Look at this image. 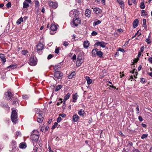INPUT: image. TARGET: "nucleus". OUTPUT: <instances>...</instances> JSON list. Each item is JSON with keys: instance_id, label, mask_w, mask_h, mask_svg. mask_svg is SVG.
<instances>
[{"instance_id": "obj_6", "label": "nucleus", "mask_w": 152, "mask_h": 152, "mask_svg": "<svg viewBox=\"0 0 152 152\" xmlns=\"http://www.w3.org/2000/svg\"><path fill=\"white\" fill-rule=\"evenodd\" d=\"M29 64L32 66H34L37 64V61L36 58L31 57L30 58Z\"/></svg>"}, {"instance_id": "obj_28", "label": "nucleus", "mask_w": 152, "mask_h": 152, "mask_svg": "<svg viewBox=\"0 0 152 152\" xmlns=\"http://www.w3.org/2000/svg\"><path fill=\"white\" fill-rule=\"evenodd\" d=\"M26 145L24 143H21L20 144V147L21 148H26Z\"/></svg>"}, {"instance_id": "obj_39", "label": "nucleus", "mask_w": 152, "mask_h": 152, "mask_svg": "<svg viewBox=\"0 0 152 152\" xmlns=\"http://www.w3.org/2000/svg\"><path fill=\"white\" fill-rule=\"evenodd\" d=\"M118 2L119 3V4L121 5V7L122 8H123L124 7V2L122 1H119L118 0H117Z\"/></svg>"}, {"instance_id": "obj_17", "label": "nucleus", "mask_w": 152, "mask_h": 152, "mask_svg": "<svg viewBox=\"0 0 152 152\" xmlns=\"http://www.w3.org/2000/svg\"><path fill=\"white\" fill-rule=\"evenodd\" d=\"M57 29V27L56 25L54 24H52L50 28V30L53 31H55Z\"/></svg>"}, {"instance_id": "obj_58", "label": "nucleus", "mask_w": 152, "mask_h": 152, "mask_svg": "<svg viewBox=\"0 0 152 152\" xmlns=\"http://www.w3.org/2000/svg\"><path fill=\"white\" fill-rule=\"evenodd\" d=\"M21 134V133L20 132H16V134L17 136L18 137V136L20 135Z\"/></svg>"}, {"instance_id": "obj_20", "label": "nucleus", "mask_w": 152, "mask_h": 152, "mask_svg": "<svg viewBox=\"0 0 152 152\" xmlns=\"http://www.w3.org/2000/svg\"><path fill=\"white\" fill-rule=\"evenodd\" d=\"M1 105L3 107L6 108L7 110L10 109V107L7 104L1 103Z\"/></svg>"}, {"instance_id": "obj_24", "label": "nucleus", "mask_w": 152, "mask_h": 152, "mask_svg": "<svg viewBox=\"0 0 152 152\" xmlns=\"http://www.w3.org/2000/svg\"><path fill=\"white\" fill-rule=\"evenodd\" d=\"M103 53L101 51L98 50L96 55L100 58L102 57Z\"/></svg>"}, {"instance_id": "obj_41", "label": "nucleus", "mask_w": 152, "mask_h": 152, "mask_svg": "<svg viewBox=\"0 0 152 152\" xmlns=\"http://www.w3.org/2000/svg\"><path fill=\"white\" fill-rule=\"evenodd\" d=\"M28 52V51L26 50H23L21 52V53L22 54L25 55Z\"/></svg>"}, {"instance_id": "obj_48", "label": "nucleus", "mask_w": 152, "mask_h": 152, "mask_svg": "<svg viewBox=\"0 0 152 152\" xmlns=\"http://www.w3.org/2000/svg\"><path fill=\"white\" fill-rule=\"evenodd\" d=\"M144 48H144V46L142 47L140 49V50L139 52H140L141 53L144 50Z\"/></svg>"}, {"instance_id": "obj_8", "label": "nucleus", "mask_w": 152, "mask_h": 152, "mask_svg": "<svg viewBox=\"0 0 152 152\" xmlns=\"http://www.w3.org/2000/svg\"><path fill=\"white\" fill-rule=\"evenodd\" d=\"M96 45H97L98 46H99L103 48H104L106 46V43L103 41H98L97 42L95 43L94 45V46Z\"/></svg>"}, {"instance_id": "obj_10", "label": "nucleus", "mask_w": 152, "mask_h": 152, "mask_svg": "<svg viewBox=\"0 0 152 152\" xmlns=\"http://www.w3.org/2000/svg\"><path fill=\"white\" fill-rule=\"evenodd\" d=\"M43 45L41 43H39L37 46V51L41 50L43 49Z\"/></svg>"}, {"instance_id": "obj_53", "label": "nucleus", "mask_w": 152, "mask_h": 152, "mask_svg": "<svg viewBox=\"0 0 152 152\" xmlns=\"http://www.w3.org/2000/svg\"><path fill=\"white\" fill-rule=\"evenodd\" d=\"M53 57V56L51 54L49 55L48 57V59H50Z\"/></svg>"}, {"instance_id": "obj_64", "label": "nucleus", "mask_w": 152, "mask_h": 152, "mask_svg": "<svg viewBox=\"0 0 152 152\" xmlns=\"http://www.w3.org/2000/svg\"><path fill=\"white\" fill-rule=\"evenodd\" d=\"M117 31L119 32H123V30L121 28H119L117 29Z\"/></svg>"}, {"instance_id": "obj_19", "label": "nucleus", "mask_w": 152, "mask_h": 152, "mask_svg": "<svg viewBox=\"0 0 152 152\" xmlns=\"http://www.w3.org/2000/svg\"><path fill=\"white\" fill-rule=\"evenodd\" d=\"M85 78L87 81L88 84H90L92 83V80L88 76H86L85 77Z\"/></svg>"}, {"instance_id": "obj_30", "label": "nucleus", "mask_w": 152, "mask_h": 152, "mask_svg": "<svg viewBox=\"0 0 152 152\" xmlns=\"http://www.w3.org/2000/svg\"><path fill=\"white\" fill-rule=\"evenodd\" d=\"M23 21V18L21 17L17 21V23L19 25Z\"/></svg>"}, {"instance_id": "obj_18", "label": "nucleus", "mask_w": 152, "mask_h": 152, "mask_svg": "<svg viewBox=\"0 0 152 152\" xmlns=\"http://www.w3.org/2000/svg\"><path fill=\"white\" fill-rule=\"evenodd\" d=\"M17 65L15 64H12L7 67V69H14L17 67Z\"/></svg>"}, {"instance_id": "obj_32", "label": "nucleus", "mask_w": 152, "mask_h": 152, "mask_svg": "<svg viewBox=\"0 0 152 152\" xmlns=\"http://www.w3.org/2000/svg\"><path fill=\"white\" fill-rule=\"evenodd\" d=\"M147 13L145 12V10H142L141 11V16H146L147 15Z\"/></svg>"}, {"instance_id": "obj_15", "label": "nucleus", "mask_w": 152, "mask_h": 152, "mask_svg": "<svg viewBox=\"0 0 152 152\" xmlns=\"http://www.w3.org/2000/svg\"><path fill=\"white\" fill-rule=\"evenodd\" d=\"M138 20L137 19L135 20L133 23V26L134 28H136L138 25Z\"/></svg>"}, {"instance_id": "obj_23", "label": "nucleus", "mask_w": 152, "mask_h": 152, "mask_svg": "<svg viewBox=\"0 0 152 152\" xmlns=\"http://www.w3.org/2000/svg\"><path fill=\"white\" fill-rule=\"evenodd\" d=\"M76 74L75 72H73L71 73V74L68 76V77L69 79H72L73 76H74Z\"/></svg>"}, {"instance_id": "obj_3", "label": "nucleus", "mask_w": 152, "mask_h": 152, "mask_svg": "<svg viewBox=\"0 0 152 152\" xmlns=\"http://www.w3.org/2000/svg\"><path fill=\"white\" fill-rule=\"evenodd\" d=\"M12 111L11 115V119L14 123H16L18 120V115L15 110L12 109Z\"/></svg>"}, {"instance_id": "obj_9", "label": "nucleus", "mask_w": 152, "mask_h": 152, "mask_svg": "<svg viewBox=\"0 0 152 152\" xmlns=\"http://www.w3.org/2000/svg\"><path fill=\"white\" fill-rule=\"evenodd\" d=\"M39 137L38 135H35V134H31V140L34 141H37Z\"/></svg>"}, {"instance_id": "obj_63", "label": "nucleus", "mask_w": 152, "mask_h": 152, "mask_svg": "<svg viewBox=\"0 0 152 152\" xmlns=\"http://www.w3.org/2000/svg\"><path fill=\"white\" fill-rule=\"evenodd\" d=\"M60 115H61L62 118H64L66 116V115L64 113H63Z\"/></svg>"}, {"instance_id": "obj_1", "label": "nucleus", "mask_w": 152, "mask_h": 152, "mask_svg": "<svg viewBox=\"0 0 152 152\" xmlns=\"http://www.w3.org/2000/svg\"><path fill=\"white\" fill-rule=\"evenodd\" d=\"M60 69V67H58L57 66L54 67V69L56 71L54 73V79L56 80L59 79H61L63 76V74L60 71H58Z\"/></svg>"}, {"instance_id": "obj_21", "label": "nucleus", "mask_w": 152, "mask_h": 152, "mask_svg": "<svg viewBox=\"0 0 152 152\" xmlns=\"http://www.w3.org/2000/svg\"><path fill=\"white\" fill-rule=\"evenodd\" d=\"M78 96L77 95V93L74 94L72 95V102H76V100Z\"/></svg>"}, {"instance_id": "obj_52", "label": "nucleus", "mask_w": 152, "mask_h": 152, "mask_svg": "<svg viewBox=\"0 0 152 152\" xmlns=\"http://www.w3.org/2000/svg\"><path fill=\"white\" fill-rule=\"evenodd\" d=\"M69 43L67 42H66V41H64V42L63 45L65 46H66L69 45Z\"/></svg>"}, {"instance_id": "obj_46", "label": "nucleus", "mask_w": 152, "mask_h": 152, "mask_svg": "<svg viewBox=\"0 0 152 152\" xmlns=\"http://www.w3.org/2000/svg\"><path fill=\"white\" fill-rule=\"evenodd\" d=\"M23 98L24 99H27L28 98V96L26 95H24L22 96Z\"/></svg>"}, {"instance_id": "obj_42", "label": "nucleus", "mask_w": 152, "mask_h": 152, "mask_svg": "<svg viewBox=\"0 0 152 152\" xmlns=\"http://www.w3.org/2000/svg\"><path fill=\"white\" fill-rule=\"evenodd\" d=\"M148 136V134H143L141 137L142 139H144L146 138Z\"/></svg>"}, {"instance_id": "obj_12", "label": "nucleus", "mask_w": 152, "mask_h": 152, "mask_svg": "<svg viewBox=\"0 0 152 152\" xmlns=\"http://www.w3.org/2000/svg\"><path fill=\"white\" fill-rule=\"evenodd\" d=\"M91 12L90 10L88 9L86 10L85 11V15L86 16L89 18L90 17Z\"/></svg>"}, {"instance_id": "obj_4", "label": "nucleus", "mask_w": 152, "mask_h": 152, "mask_svg": "<svg viewBox=\"0 0 152 152\" xmlns=\"http://www.w3.org/2000/svg\"><path fill=\"white\" fill-rule=\"evenodd\" d=\"M79 12L77 10H73L69 13V16L72 18H76L79 15Z\"/></svg>"}, {"instance_id": "obj_5", "label": "nucleus", "mask_w": 152, "mask_h": 152, "mask_svg": "<svg viewBox=\"0 0 152 152\" xmlns=\"http://www.w3.org/2000/svg\"><path fill=\"white\" fill-rule=\"evenodd\" d=\"M48 4L50 7L54 9H56L58 6V4L57 2H53L52 1H49L48 2Z\"/></svg>"}, {"instance_id": "obj_14", "label": "nucleus", "mask_w": 152, "mask_h": 152, "mask_svg": "<svg viewBox=\"0 0 152 152\" xmlns=\"http://www.w3.org/2000/svg\"><path fill=\"white\" fill-rule=\"evenodd\" d=\"M94 12H95L96 14L100 13L102 12V10L99 8L95 7L94 8Z\"/></svg>"}, {"instance_id": "obj_35", "label": "nucleus", "mask_w": 152, "mask_h": 152, "mask_svg": "<svg viewBox=\"0 0 152 152\" xmlns=\"http://www.w3.org/2000/svg\"><path fill=\"white\" fill-rule=\"evenodd\" d=\"M84 113V111L82 109L80 110L78 112V114L80 116L83 115Z\"/></svg>"}, {"instance_id": "obj_62", "label": "nucleus", "mask_w": 152, "mask_h": 152, "mask_svg": "<svg viewBox=\"0 0 152 152\" xmlns=\"http://www.w3.org/2000/svg\"><path fill=\"white\" fill-rule=\"evenodd\" d=\"M139 59L138 58H135L134 59V62L135 63H137L138 61V60H139Z\"/></svg>"}, {"instance_id": "obj_26", "label": "nucleus", "mask_w": 152, "mask_h": 152, "mask_svg": "<svg viewBox=\"0 0 152 152\" xmlns=\"http://www.w3.org/2000/svg\"><path fill=\"white\" fill-rule=\"evenodd\" d=\"M41 113L42 112L41 111L39 112V113H37L36 115L37 117V118H43L41 115Z\"/></svg>"}, {"instance_id": "obj_16", "label": "nucleus", "mask_w": 152, "mask_h": 152, "mask_svg": "<svg viewBox=\"0 0 152 152\" xmlns=\"http://www.w3.org/2000/svg\"><path fill=\"white\" fill-rule=\"evenodd\" d=\"M79 118V117L78 115L75 114L73 115V121L74 122H77Z\"/></svg>"}, {"instance_id": "obj_13", "label": "nucleus", "mask_w": 152, "mask_h": 152, "mask_svg": "<svg viewBox=\"0 0 152 152\" xmlns=\"http://www.w3.org/2000/svg\"><path fill=\"white\" fill-rule=\"evenodd\" d=\"M90 44V43L88 41L86 40L84 41L83 43L84 48H88Z\"/></svg>"}, {"instance_id": "obj_36", "label": "nucleus", "mask_w": 152, "mask_h": 152, "mask_svg": "<svg viewBox=\"0 0 152 152\" xmlns=\"http://www.w3.org/2000/svg\"><path fill=\"white\" fill-rule=\"evenodd\" d=\"M77 61H79V62L80 63H82V58L79 55H78V57L77 58Z\"/></svg>"}, {"instance_id": "obj_47", "label": "nucleus", "mask_w": 152, "mask_h": 152, "mask_svg": "<svg viewBox=\"0 0 152 152\" xmlns=\"http://www.w3.org/2000/svg\"><path fill=\"white\" fill-rule=\"evenodd\" d=\"M97 34V33L95 31H93L91 33L92 35L95 36Z\"/></svg>"}, {"instance_id": "obj_37", "label": "nucleus", "mask_w": 152, "mask_h": 152, "mask_svg": "<svg viewBox=\"0 0 152 152\" xmlns=\"http://www.w3.org/2000/svg\"><path fill=\"white\" fill-rule=\"evenodd\" d=\"M146 20L145 19H144L143 20V25L142 26L144 27L145 28H146L147 27V26L146 24Z\"/></svg>"}, {"instance_id": "obj_27", "label": "nucleus", "mask_w": 152, "mask_h": 152, "mask_svg": "<svg viewBox=\"0 0 152 152\" xmlns=\"http://www.w3.org/2000/svg\"><path fill=\"white\" fill-rule=\"evenodd\" d=\"M70 96V94L68 93L64 97V100L66 101L68 99Z\"/></svg>"}, {"instance_id": "obj_56", "label": "nucleus", "mask_w": 152, "mask_h": 152, "mask_svg": "<svg viewBox=\"0 0 152 152\" xmlns=\"http://www.w3.org/2000/svg\"><path fill=\"white\" fill-rule=\"evenodd\" d=\"M136 111L137 113H139V107L138 106L136 108Z\"/></svg>"}, {"instance_id": "obj_43", "label": "nucleus", "mask_w": 152, "mask_h": 152, "mask_svg": "<svg viewBox=\"0 0 152 152\" xmlns=\"http://www.w3.org/2000/svg\"><path fill=\"white\" fill-rule=\"evenodd\" d=\"M43 120V118H37V121L39 123H41L42 122Z\"/></svg>"}, {"instance_id": "obj_44", "label": "nucleus", "mask_w": 152, "mask_h": 152, "mask_svg": "<svg viewBox=\"0 0 152 152\" xmlns=\"http://www.w3.org/2000/svg\"><path fill=\"white\" fill-rule=\"evenodd\" d=\"M145 41L148 44H150L151 43V41L149 38L147 39Z\"/></svg>"}, {"instance_id": "obj_54", "label": "nucleus", "mask_w": 152, "mask_h": 152, "mask_svg": "<svg viewBox=\"0 0 152 152\" xmlns=\"http://www.w3.org/2000/svg\"><path fill=\"white\" fill-rule=\"evenodd\" d=\"M62 118H61V117H58V118H57V122L58 123H59L60 122L61 120H62Z\"/></svg>"}, {"instance_id": "obj_7", "label": "nucleus", "mask_w": 152, "mask_h": 152, "mask_svg": "<svg viewBox=\"0 0 152 152\" xmlns=\"http://www.w3.org/2000/svg\"><path fill=\"white\" fill-rule=\"evenodd\" d=\"M5 98L7 100H10L12 99L13 95L10 92H6L5 94Z\"/></svg>"}, {"instance_id": "obj_25", "label": "nucleus", "mask_w": 152, "mask_h": 152, "mask_svg": "<svg viewBox=\"0 0 152 152\" xmlns=\"http://www.w3.org/2000/svg\"><path fill=\"white\" fill-rule=\"evenodd\" d=\"M101 23V21L100 20H97L96 21H95L93 23V26H95L96 25L99 24Z\"/></svg>"}, {"instance_id": "obj_33", "label": "nucleus", "mask_w": 152, "mask_h": 152, "mask_svg": "<svg viewBox=\"0 0 152 152\" xmlns=\"http://www.w3.org/2000/svg\"><path fill=\"white\" fill-rule=\"evenodd\" d=\"M29 4L24 1L23 3V8H27L29 7Z\"/></svg>"}, {"instance_id": "obj_11", "label": "nucleus", "mask_w": 152, "mask_h": 152, "mask_svg": "<svg viewBox=\"0 0 152 152\" xmlns=\"http://www.w3.org/2000/svg\"><path fill=\"white\" fill-rule=\"evenodd\" d=\"M5 55L3 54H0V58L1 59V61L3 64H4L6 61V58H5Z\"/></svg>"}, {"instance_id": "obj_45", "label": "nucleus", "mask_w": 152, "mask_h": 152, "mask_svg": "<svg viewBox=\"0 0 152 152\" xmlns=\"http://www.w3.org/2000/svg\"><path fill=\"white\" fill-rule=\"evenodd\" d=\"M11 3L10 2H9L6 4V6L7 7L9 8L11 7Z\"/></svg>"}, {"instance_id": "obj_38", "label": "nucleus", "mask_w": 152, "mask_h": 152, "mask_svg": "<svg viewBox=\"0 0 152 152\" xmlns=\"http://www.w3.org/2000/svg\"><path fill=\"white\" fill-rule=\"evenodd\" d=\"M31 134H35V135H38V132L37 130H34L32 132Z\"/></svg>"}, {"instance_id": "obj_60", "label": "nucleus", "mask_w": 152, "mask_h": 152, "mask_svg": "<svg viewBox=\"0 0 152 152\" xmlns=\"http://www.w3.org/2000/svg\"><path fill=\"white\" fill-rule=\"evenodd\" d=\"M55 53H59V49L58 48L56 49Z\"/></svg>"}, {"instance_id": "obj_29", "label": "nucleus", "mask_w": 152, "mask_h": 152, "mask_svg": "<svg viewBox=\"0 0 152 152\" xmlns=\"http://www.w3.org/2000/svg\"><path fill=\"white\" fill-rule=\"evenodd\" d=\"M62 86L61 85H58L56 86V87L55 89V91H57L58 90H59L60 89L62 88Z\"/></svg>"}, {"instance_id": "obj_49", "label": "nucleus", "mask_w": 152, "mask_h": 152, "mask_svg": "<svg viewBox=\"0 0 152 152\" xmlns=\"http://www.w3.org/2000/svg\"><path fill=\"white\" fill-rule=\"evenodd\" d=\"M62 99H60V102H58L57 103V105L58 106L60 105L61 103H62L63 102V101L62 100Z\"/></svg>"}, {"instance_id": "obj_34", "label": "nucleus", "mask_w": 152, "mask_h": 152, "mask_svg": "<svg viewBox=\"0 0 152 152\" xmlns=\"http://www.w3.org/2000/svg\"><path fill=\"white\" fill-rule=\"evenodd\" d=\"M140 8L141 9H143L145 8V5L144 4V1L140 3Z\"/></svg>"}, {"instance_id": "obj_57", "label": "nucleus", "mask_w": 152, "mask_h": 152, "mask_svg": "<svg viewBox=\"0 0 152 152\" xmlns=\"http://www.w3.org/2000/svg\"><path fill=\"white\" fill-rule=\"evenodd\" d=\"M145 80L143 78H141L140 79V82L142 83H144L145 82Z\"/></svg>"}, {"instance_id": "obj_50", "label": "nucleus", "mask_w": 152, "mask_h": 152, "mask_svg": "<svg viewBox=\"0 0 152 152\" xmlns=\"http://www.w3.org/2000/svg\"><path fill=\"white\" fill-rule=\"evenodd\" d=\"M118 51H119L123 52H125V50H124V49L121 48H119L118 49Z\"/></svg>"}, {"instance_id": "obj_40", "label": "nucleus", "mask_w": 152, "mask_h": 152, "mask_svg": "<svg viewBox=\"0 0 152 152\" xmlns=\"http://www.w3.org/2000/svg\"><path fill=\"white\" fill-rule=\"evenodd\" d=\"M58 124L57 122H55L53 126L52 127V129H53L58 125Z\"/></svg>"}, {"instance_id": "obj_22", "label": "nucleus", "mask_w": 152, "mask_h": 152, "mask_svg": "<svg viewBox=\"0 0 152 152\" xmlns=\"http://www.w3.org/2000/svg\"><path fill=\"white\" fill-rule=\"evenodd\" d=\"M98 49L97 48H95L93 49L92 51V54L93 56H96L97 54V50Z\"/></svg>"}, {"instance_id": "obj_51", "label": "nucleus", "mask_w": 152, "mask_h": 152, "mask_svg": "<svg viewBox=\"0 0 152 152\" xmlns=\"http://www.w3.org/2000/svg\"><path fill=\"white\" fill-rule=\"evenodd\" d=\"M76 58V56L75 54H74V55L73 56L72 58V59L74 61L75 60Z\"/></svg>"}, {"instance_id": "obj_2", "label": "nucleus", "mask_w": 152, "mask_h": 152, "mask_svg": "<svg viewBox=\"0 0 152 152\" xmlns=\"http://www.w3.org/2000/svg\"><path fill=\"white\" fill-rule=\"evenodd\" d=\"M81 23L80 19L79 18H74L71 23V25L73 27H76Z\"/></svg>"}, {"instance_id": "obj_55", "label": "nucleus", "mask_w": 152, "mask_h": 152, "mask_svg": "<svg viewBox=\"0 0 152 152\" xmlns=\"http://www.w3.org/2000/svg\"><path fill=\"white\" fill-rule=\"evenodd\" d=\"M138 118L139 120L141 122L143 120V119H142V118L141 116H140V115L139 116H138Z\"/></svg>"}, {"instance_id": "obj_31", "label": "nucleus", "mask_w": 152, "mask_h": 152, "mask_svg": "<svg viewBox=\"0 0 152 152\" xmlns=\"http://www.w3.org/2000/svg\"><path fill=\"white\" fill-rule=\"evenodd\" d=\"M34 2L35 4V7L39 8V1L37 0H35Z\"/></svg>"}, {"instance_id": "obj_59", "label": "nucleus", "mask_w": 152, "mask_h": 152, "mask_svg": "<svg viewBox=\"0 0 152 152\" xmlns=\"http://www.w3.org/2000/svg\"><path fill=\"white\" fill-rule=\"evenodd\" d=\"M18 102L17 101V100L16 99V100H14L12 102V104L13 105L14 104H15L16 103V102Z\"/></svg>"}, {"instance_id": "obj_61", "label": "nucleus", "mask_w": 152, "mask_h": 152, "mask_svg": "<svg viewBox=\"0 0 152 152\" xmlns=\"http://www.w3.org/2000/svg\"><path fill=\"white\" fill-rule=\"evenodd\" d=\"M133 152H140L137 149H134L132 150Z\"/></svg>"}]
</instances>
